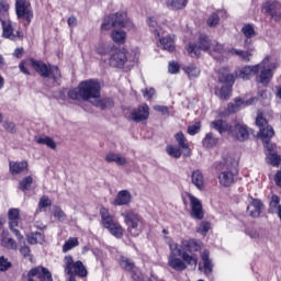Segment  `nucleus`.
Listing matches in <instances>:
<instances>
[{
    "label": "nucleus",
    "instance_id": "56",
    "mask_svg": "<svg viewBox=\"0 0 281 281\" xmlns=\"http://www.w3.org/2000/svg\"><path fill=\"white\" fill-rule=\"evenodd\" d=\"M50 205H52V200H49V198H47V195H44L41 198L40 203H38L40 209L49 207Z\"/></svg>",
    "mask_w": 281,
    "mask_h": 281
},
{
    "label": "nucleus",
    "instance_id": "34",
    "mask_svg": "<svg viewBox=\"0 0 281 281\" xmlns=\"http://www.w3.org/2000/svg\"><path fill=\"white\" fill-rule=\"evenodd\" d=\"M204 148H214L218 144V138L213 133H207L202 140Z\"/></svg>",
    "mask_w": 281,
    "mask_h": 281
},
{
    "label": "nucleus",
    "instance_id": "45",
    "mask_svg": "<svg viewBox=\"0 0 281 281\" xmlns=\"http://www.w3.org/2000/svg\"><path fill=\"white\" fill-rule=\"evenodd\" d=\"M241 32L246 38H254L256 36V30L254 29V25L246 24L243 26Z\"/></svg>",
    "mask_w": 281,
    "mask_h": 281
},
{
    "label": "nucleus",
    "instance_id": "19",
    "mask_svg": "<svg viewBox=\"0 0 281 281\" xmlns=\"http://www.w3.org/2000/svg\"><path fill=\"white\" fill-rule=\"evenodd\" d=\"M178 249L182 252L186 251L189 254V256H192L194 251H201V249H203V241L198 239H186L181 241V245L178 247Z\"/></svg>",
    "mask_w": 281,
    "mask_h": 281
},
{
    "label": "nucleus",
    "instance_id": "5",
    "mask_svg": "<svg viewBox=\"0 0 281 281\" xmlns=\"http://www.w3.org/2000/svg\"><path fill=\"white\" fill-rule=\"evenodd\" d=\"M220 173L217 176L218 183L223 188H229L236 183L238 178V161L229 157L217 166Z\"/></svg>",
    "mask_w": 281,
    "mask_h": 281
},
{
    "label": "nucleus",
    "instance_id": "11",
    "mask_svg": "<svg viewBox=\"0 0 281 281\" xmlns=\"http://www.w3.org/2000/svg\"><path fill=\"white\" fill-rule=\"evenodd\" d=\"M15 13L18 19L25 21V25H30L34 19V11L30 0H15Z\"/></svg>",
    "mask_w": 281,
    "mask_h": 281
},
{
    "label": "nucleus",
    "instance_id": "28",
    "mask_svg": "<svg viewBox=\"0 0 281 281\" xmlns=\"http://www.w3.org/2000/svg\"><path fill=\"white\" fill-rule=\"evenodd\" d=\"M27 161H10L9 162V168L11 175H21L22 172H27Z\"/></svg>",
    "mask_w": 281,
    "mask_h": 281
},
{
    "label": "nucleus",
    "instance_id": "53",
    "mask_svg": "<svg viewBox=\"0 0 281 281\" xmlns=\"http://www.w3.org/2000/svg\"><path fill=\"white\" fill-rule=\"evenodd\" d=\"M32 182H33V179H32V176H27L25 177L21 183H20V188L22 190H29L30 189V186H32Z\"/></svg>",
    "mask_w": 281,
    "mask_h": 281
},
{
    "label": "nucleus",
    "instance_id": "32",
    "mask_svg": "<svg viewBox=\"0 0 281 281\" xmlns=\"http://www.w3.org/2000/svg\"><path fill=\"white\" fill-rule=\"evenodd\" d=\"M116 25H122V21H115V15L110 14L103 20L101 30H111V27H116Z\"/></svg>",
    "mask_w": 281,
    "mask_h": 281
},
{
    "label": "nucleus",
    "instance_id": "59",
    "mask_svg": "<svg viewBox=\"0 0 281 281\" xmlns=\"http://www.w3.org/2000/svg\"><path fill=\"white\" fill-rule=\"evenodd\" d=\"M3 128H5V131H8V133H15L16 132V125L12 122L5 121L3 123Z\"/></svg>",
    "mask_w": 281,
    "mask_h": 281
},
{
    "label": "nucleus",
    "instance_id": "21",
    "mask_svg": "<svg viewBox=\"0 0 281 281\" xmlns=\"http://www.w3.org/2000/svg\"><path fill=\"white\" fill-rule=\"evenodd\" d=\"M148 117H150V108L146 103L131 112V120L136 123L144 122L148 120Z\"/></svg>",
    "mask_w": 281,
    "mask_h": 281
},
{
    "label": "nucleus",
    "instance_id": "51",
    "mask_svg": "<svg viewBox=\"0 0 281 281\" xmlns=\"http://www.w3.org/2000/svg\"><path fill=\"white\" fill-rule=\"evenodd\" d=\"M8 12H10V3L5 0H0V14L2 16H8Z\"/></svg>",
    "mask_w": 281,
    "mask_h": 281
},
{
    "label": "nucleus",
    "instance_id": "48",
    "mask_svg": "<svg viewBox=\"0 0 281 281\" xmlns=\"http://www.w3.org/2000/svg\"><path fill=\"white\" fill-rule=\"evenodd\" d=\"M187 5L188 2H186V0H173L170 2L172 10H183Z\"/></svg>",
    "mask_w": 281,
    "mask_h": 281
},
{
    "label": "nucleus",
    "instance_id": "3",
    "mask_svg": "<svg viewBox=\"0 0 281 281\" xmlns=\"http://www.w3.org/2000/svg\"><path fill=\"white\" fill-rule=\"evenodd\" d=\"M170 256L168 259V267L175 271H186L188 265L191 267H196L199 265V256L195 254H188L187 251H181L178 244H170Z\"/></svg>",
    "mask_w": 281,
    "mask_h": 281
},
{
    "label": "nucleus",
    "instance_id": "44",
    "mask_svg": "<svg viewBox=\"0 0 281 281\" xmlns=\"http://www.w3.org/2000/svg\"><path fill=\"white\" fill-rule=\"evenodd\" d=\"M167 154L169 157H173V159H179L181 157V148L168 145L166 147Z\"/></svg>",
    "mask_w": 281,
    "mask_h": 281
},
{
    "label": "nucleus",
    "instance_id": "12",
    "mask_svg": "<svg viewBox=\"0 0 281 281\" xmlns=\"http://www.w3.org/2000/svg\"><path fill=\"white\" fill-rule=\"evenodd\" d=\"M23 278V281H54L52 272L43 266L32 268Z\"/></svg>",
    "mask_w": 281,
    "mask_h": 281
},
{
    "label": "nucleus",
    "instance_id": "8",
    "mask_svg": "<svg viewBox=\"0 0 281 281\" xmlns=\"http://www.w3.org/2000/svg\"><path fill=\"white\" fill-rule=\"evenodd\" d=\"M31 63L33 69L36 71V74L42 76V78H49V76H52L54 82H60L63 75L60 74V69H58V66H47V64L34 59H31Z\"/></svg>",
    "mask_w": 281,
    "mask_h": 281
},
{
    "label": "nucleus",
    "instance_id": "37",
    "mask_svg": "<svg viewBox=\"0 0 281 281\" xmlns=\"http://www.w3.org/2000/svg\"><path fill=\"white\" fill-rule=\"evenodd\" d=\"M183 71L189 76V78H199V76H201V69H199L194 64L186 66Z\"/></svg>",
    "mask_w": 281,
    "mask_h": 281
},
{
    "label": "nucleus",
    "instance_id": "2",
    "mask_svg": "<svg viewBox=\"0 0 281 281\" xmlns=\"http://www.w3.org/2000/svg\"><path fill=\"white\" fill-rule=\"evenodd\" d=\"M270 57H266L260 64L255 66H245L244 68H239L235 71L236 78H241V80H249L251 76H256L258 71H260L259 77L257 78V82L267 87L269 82H271V78H273V71L278 69L277 63H271Z\"/></svg>",
    "mask_w": 281,
    "mask_h": 281
},
{
    "label": "nucleus",
    "instance_id": "30",
    "mask_svg": "<svg viewBox=\"0 0 281 281\" xmlns=\"http://www.w3.org/2000/svg\"><path fill=\"white\" fill-rule=\"evenodd\" d=\"M114 16V21H121L122 24H116V27H133V23L128 20V15L124 12H117L112 14Z\"/></svg>",
    "mask_w": 281,
    "mask_h": 281
},
{
    "label": "nucleus",
    "instance_id": "14",
    "mask_svg": "<svg viewBox=\"0 0 281 281\" xmlns=\"http://www.w3.org/2000/svg\"><path fill=\"white\" fill-rule=\"evenodd\" d=\"M8 218H9V229L13 232V234L16 236L18 240H21L23 238V235H21V232H19L18 227H21V212L19 209H10L8 212Z\"/></svg>",
    "mask_w": 281,
    "mask_h": 281
},
{
    "label": "nucleus",
    "instance_id": "50",
    "mask_svg": "<svg viewBox=\"0 0 281 281\" xmlns=\"http://www.w3.org/2000/svg\"><path fill=\"white\" fill-rule=\"evenodd\" d=\"M246 235L249 236V238H260V231L256 227H247L246 228Z\"/></svg>",
    "mask_w": 281,
    "mask_h": 281
},
{
    "label": "nucleus",
    "instance_id": "57",
    "mask_svg": "<svg viewBox=\"0 0 281 281\" xmlns=\"http://www.w3.org/2000/svg\"><path fill=\"white\" fill-rule=\"evenodd\" d=\"M97 53L100 54V56H104L105 54H109V46L106 44H99L97 46Z\"/></svg>",
    "mask_w": 281,
    "mask_h": 281
},
{
    "label": "nucleus",
    "instance_id": "35",
    "mask_svg": "<svg viewBox=\"0 0 281 281\" xmlns=\"http://www.w3.org/2000/svg\"><path fill=\"white\" fill-rule=\"evenodd\" d=\"M27 243H30V245H43V243H45V235L42 233H31L27 236Z\"/></svg>",
    "mask_w": 281,
    "mask_h": 281
},
{
    "label": "nucleus",
    "instance_id": "31",
    "mask_svg": "<svg viewBox=\"0 0 281 281\" xmlns=\"http://www.w3.org/2000/svg\"><path fill=\"white\" fill-rule=\"evenodd\" d=\"M105 161L108 164H117V166H125L126 164V158L120 156V154H115V153H109L105 156Z\"/></svg>",
    "mask_w": 281,
    "mask_h": 281
},
{
    "label": "nucleus",
    "instance_id": "18",
    "mask_svg": "<svg viewBox=\"0 0 281 281\" xmlns=\"http://www.w3.org/2000/svg\"><path fill=\"white\" fill-rule=\"evenodd\" d=\"M262 11L269 14L273 21H280L281 19V4L278 0H268L265 2Z\"/></svg>",
    "mask_w": 281,
    "mask_h": 281
},
{
    "label": "nucleus",
    "instance_id": "26",
    "mask_svg": "<svg viewBox=\"0 0 281 281\" xmlns=\"http://www.w3.org/2000/svg\"><path fill=\"white\" fill-rule=\"evenodd\" d=\"M147 24L156 38H159V36L164 35V29L157 23L156 16H149L147 19Z\"/></svg>",
    "mask_w": 281,
    "mask_h": 281
},
{
    "label": "nucleus",
    "instance_id": "42",
    "mask_svg": "<svg viewBox=\"0 0 281 281\" xmlns=\"http://www.w3.org/2000/svg\"><path fill=\"white\" fill-rule=\"evenodd\" d=\"M80 245V241L76 237H70L68 240L65 241L63 246L64 254H67V251H71L74 247H78Z\"/></svg>",
    "mask_w": 281,
    "mask_h": 281
},
{
    "label": "nucleus",
    "instance_id": "13",
    "mask_svg": "<svg viewBox=\"0 0 281 281\" xmlns=\"http://www.w3.org/2000/svg\"><path fill=\"white\" fill-rule=\"evenodd\" d=\"M212 41H210V37H207V35H200L198 46L190 44L187 47V52L192 58H199L201 56V50L210 53Z\"/></svg>",
    "mask_w": 281,
    "mask_h": 281
},
{
    "label": "nucleus",
    "instance_id": "38",
    "mask_svg": "<svg viewBox=\"0 0 281 281\" xmlns=\"http://www.w3.org/2000/svg\"><path fill=\"white\" fill-rule=\"evenodd\" d=\"M5 234H8V232H3V236L1 239V245L2 247H5V249H13L16 250V241L14 239H12L11 237H7Z\"/></svg>",
    "mask_w": 281,
    "mask_h": 281
},
{
    "label": "nucleus",
    "instance_id": "23",
    "mask_svg": "<svg viewBox=\"0 0 281 281\" xmlns=\"http://www.w3.org/2000/svg\"><path fill=\"white\" fill-rule=\"evenodd\" d=\"M191 183H193L198 190H205V176H203L201 170L196 169L192 171Z\"/></svg>",
    "mask_w": 281,
    "mask_h": 281
},
{
    "label": "nucleus",
    "instance_id": "22",
    "mask_svg": "<svg viewBox=\"0 0 281 281\" xmlns=\"http://www.w3.org/2000/svg\"><path fill=\"white\" fill-rule=\"evenodd\" d=\"M126 60H128L126 53L119 49L112 54L110 65L111 67H124V65H126Z\"/></svg>",
    "mask_w": 281,
    "mask_h": 281
},
{
    "label": "nucleus",
    "instance_id": "24",
    "mask_svg": "<svg viewBox=\"0 0 281 281\" xmlns=\"http://www.w3.org/2000/svg\"><path fill=\"white\" fill-rule=\"evenodd\" d=\"M159 43L166 52H175V42L177 41V37L175 34H169L167 36H159Z\"/></svg>",
    "mask_w": 281,
    "mask_h": 281
},
{
    "label": "nucleus",
    "instance_id": "33",
    "mask_svg": "<svg viewBox=\"0 0 281 281\" xmlns=\"http://www.w3.org/2000/svg\"><path fill=\"white\" fill-rule=\"evenodd\" d=\"M111 38L117 45H124V43H126V32L120 31V30H114L111 33Z\"/></svg>",
    "mask_w": 281,
    "mask_h": 281
},
{
    "label": "nucleus",
    "instance_id": "7",
    "mask_svg": "<svg viewBox=\"0 0 281 281\" xmlns=\"http://www.w3.org/2000/svg\"><path fill=\"white\" fill-rule=\"evenodd\" d=\"M125 225H127V232L131 236H139L144 232V220L139 217V214L132 210L124 211L122 213Z\"/></svg>",
    "mask_w": 281,
    "mask_h": 281
},
{
    "label": "nucleus",
    "instance_id": "54",
    "mask_svg": "<svg viewBox=\"0 0 281 281\" xmlns=\"http://www.w3.org/2000/svg\"><path fill=\"white\" fill-rule=\"evenodd\" d=\"M12 267V263L5 259V257L0 256V271H8Z\"/></svg>",
    "mask_w": 281,
    "mask_h": 281
},
{
    "label": "nucleus",
    "instance_id": "52",
    "mask_svg": "<svg viewBox=\"0 0 281 281\" xmlns=\"http://www.w3.org/2000/svg\"><path fill=\"white\" fill-rule=\"evenodd\" d=\"M201 132V122H195L193 125H190L187 130V133L190 135H196Z\"/></svg>",
    "mask_w": 281,
    "mask_h": 281
},
{
    "label": "nucleus",
    "instance_id": "55",
    "mask_svg": "<svg viewBox=\"0 0 281 281\" xmlns=\"http://www.w3.org/2000/svg\"><path fill=\"white\" fill-rule=\"evenodd\" d=\"M180 65L177 61H170L168 66L169 74H179Z\"/></svg>",
    "mask_w": 281,
    "mask_h": 281
},
{
    "label": "nucleus",
    "instance_id": "40",
    "mask_svg": "<svg viewBox=\"0 0 281 281\" xmlns=\"http://www.w3.org/2000/svg\"><path fill=\"white\" fill-rule=\"evenodd\" d=\"M224 46L223 44H220L216 41L211 42V48L209 50V54L213 56V58H216V54H223Z\"/></svg>",
    "mask_w": 281,
    "mask_h": 281
},
{
    "label": "nucleus",
    "instance_id": "1",
    "mask_svg": "<svg viewBox=\"0 0 281 281\" xmlns=\"http://www.w3.org/2000/svg\"><path fill=\"white\" fill-rule=\"evenodd\" d=\"M101 89L102 87L99 80H85L79 83L77 89L68 91V98H70V100H83V102H92V100H94V106L104 111V109L113 106V100L100 99Z\"/></svg>",
    "mask_w": 281,
    "mask_h": 281
},
{
    "label": "nucleus",
    "instance_id": "4",
    "mask_svg": "<svg viewBox=\"0 0 281 281\" xmlns=\"http://www.w3.org/2000/svg\"><path fill=\"white\" fill-rule=\"evenodd\" d=\"M211 128H214L223 135V133H227L231 137H234L238 142H246L249 139V127L243 123L235 122L233 125L228 124L227 121L224 120H215L211 122Z\"/></svg>",
    "mask_w": 281,
    "mask_h": 281
},
{
    "label": "nucleus",
    "instance_id": "58",
    "mask_svg": "<svg viewBox=\"0 0 281 281\" xmlns=\"http://www.w3.org/2000/svg\"><path fill=\"white\" fill-rule=\"evenodd\" d=\"M256 124L259 128H267V119L262 117V114H258Z\"/></svg>",
    "mask_w": 281,
    "mask_h": 281
},
{
    "label": "nucleus",
    "instance_id": "25",
    "mask_svg": "<svg viewBox=\"0 0 281 281\" xmlns=\"http://www.w3.org/2000/svg\"><path fill=\"white\" fill-rule=\"evenodd\" d=\"M276 135V131H273V127L270 125H267L266 127L260 128L259 136L261 137L265 148H269V146H272L269 144L271 140V137Z\"/></svg>",
    "mask_w": 281,
    "mask_h": 281
},
{
    "label": "nucleus",
    "instance_id": "15",
    "mask_svg": "<svg viewBox=\"0 0 281 281\" xmlns=\"http://www.w3.org/2000/svg\"><path fill=\"white\" fill-rule=\"evenodd\" d=\"M246 212L251 218H260V214L265 212V203H262V200L249 195Z\"/></svg>",
    "mask_w": 281,
    "mask_h": 281
},
{
    "label": "nucleus",
    "instance_id": "17",
    "mask_svg": "<svg viewBox=\"0 0 281 281\" xmlns=\"http://www.w3.org/2000/svg\"><path fill=\"white\" fill-rule=\"evenodd\" d=\"M188 198L190 201L191 217L195 218V221H203L205 214L203 213V204L201 203V200L191 193H188Z\"/></svg>",
    "mask_w": 281,
    "mask_h": 281
},
{
    "label": "nucleus",
    "instance_id": "49",
    "mask_svg": "<svg viewBox=\"0 0 281 281\" xmlns=\"http://www.w3.org/2000/svg\"><path fill=\"white\" fill-rule=\"evenodd\" d=\"M54 216L58 221H65L67 218V215L65 214V211L60 209V206H54Z\"/></svg>",
    "mask_w": 281,
    "mask_h": 281
},
{
    "label": "nucleus",
    "instance_id": "62",
    "mask_svg": "<svg viewBox=\"0 0 281 281\" xmlns=\"http://www.w3.org/2000/svg\"><path fill=\"white\" fill-rule=\"evenodd\" d=\"M154 109L155 111H159V113H162L164 115H167V113H169L168 106L166 105H155Z\"/></svg>",
    "mask_w": 281,
    "mask_h": 281
},
{
    "label": "nucleus",
    "instance_id": "39",
    "mask_svg": "<svg viewBox=\"0 0 281 281\" xmlns=\"http://www.w3.org/2000/svg\"><path fill=\"white\" fill-rule=\"evenodd\" d=\"M176 142H178V146L182 148V150H190V145H188V139L186 138V135H183V132H179L175 135Z\"/></svg>",
    "mask_w": 281,
    "mask_h": 281
},
{
    "label": "nucleus",
    "instance_id": "27",
    "mask_svg": "<svg viewBox=\"0 0 281 281\" xmlns=\"http://www.w3.org/2000/svg\"><path fill=\"white\" fill-rule=\"evenodd\" d=\"M132 199L133 195H131V192H128V190H122L117 193L114 200V205H128Z\"/></svg>",
    "mask_w": 281,
    "mask_h": 281
},
{
    "label": "nucleus",
    "instance_id": "6",
    "mask_svg": "<svg viewBox=\"0 0 281 281\" xmlns=\"http://www.w3.org/2000/svg\"><path fill=\"white\" fill-rule=\"evenodd\" d=\"M101 224L102 226L112 234L115 238H122L124 236V228L120 225V222L115 220L109 212V209L102 206L100 209Z\"/></svg>",
    "mask_w": 281,
    "mask_h": 281
},
{
    "label": "nucleus",
    "instance_id": "63",
    "mask_svg": "<svg viewBox=\"0 0 281 281\" xmlns=\"http://www.w3.org/2000/svg\"><path fill=\"white\" fill-rule=\"evenodd\" d=\"M274 183L278 188H281V170L277 171L274 175Z\"/></svg>",
    "mask_w": 281,
    "mask_h": 281
},
{
    "label": "nucleus",
    "instance_id": "10",
    "mask_svg": "<svg viewBox=\"0 0 281 281\" xmlns=\"http://www.w3.org/2000/svg\"><path fill=\"white\" fill-rule=\"evenodd\" d=\"M64 272L66 274L72 273L79 278H87V276H89L85 263H82V261H74V257H71V255L64 258Z\"/></svg>",
    "mask_w": 281,
    "mask_h": 281
},
{
    "label": "nucleus",
    "instance_id": "36",
    "mask_svg": "<svg viewBox=\"0 0 281 281\" xmlns=\"http://www.w3.org/2000/svg\"><path fill=\"white\" fill-rule=\"evenodd\" d=\"M229 54H233L235 56H239L244 63H249L251 60V52L249 50H240L236 48L229 49Z\"/></svg>",
    "mask_w": 281,
    "mask_h": 281
},
{
    "label": "nucleus",
    "instance_id": "16",
    "mask_svg": "<svg viewBox=\"0 0 281 281\" xmlns=\"http://www.w3.org/2000/svg\"><path fill=\"white\" fill-rule=\"evenodd\" d=\"M0 23L2 25V36L9 38V41H23V32L16 31L14 34V25L10 20H3L0 18Z\"/></svg>",
    "mask_w": 281,
    "mask_h": 281
},
{
    "label": "nucleus",
    "instance_id": "20",
    "mask_svg": "<svg viewBox=\"0 0 281 281\" xmlns=\"http://www.w3.org/2000/svg\"><path fill=\"white\" fill-rule=\"evenodd\" d=\"M254 98L245 101L243 99H235V103H228L227 105V112L226 113H220L222 117H227V115H232V113H238L239 109H245V106H249L254 104Z\"/></svg>",
    "mask_w": 281,
    "mask_h": 281
},
{
    "label": "nucleus",
    "instance_id": "29",
    "mask_svg": "<svg viewBox=\"0 0 281 281\" xmlns=\"http://www.w3.org/2000/svg\"><path fill=\"white\" fill-rule=\"evenodd\" d=\"M201 259L204 265L205 276H210L214 269V263H212V260L210 259V251H207V250L202 251Z\"/></svg>",
    "mask_w": 281,
    "mask_h": 281
},
{
    "label": "nucleus",
    "instance_id": "41",
    "mask_svg": "<svg viewBox=\"0 0 281 281\" xmlns=\"http://www.w3.org/2000/svg\"><path fill=\"white\" fill-rule=\"evenodd\" d=\"M36 143L37 144H43L44 146H47L48 148H52V150H56V142H54V138H52L49 136L37 137Z\"/></svg>",
    "mask_w": 281,
    "mask_h": 281
},
{
    "label": "nucleus",
    "instance_id": "47",
    "mask_svg": "<svg viewBox=\"0 0 281 281\" xmlns=\"http://www.w3.org/2000/svg\"><path fill=\"white\" fill-rule=\"evenodd\" d=\"M221 22V18L218 13H212L209 19L206 20V24L209 27H216V25Z\"/></svg>",
    "mask_w": 281,
    "mask_h": 281
},
{
    "label": "nucleus",
    "instance_id": "61",
    "mask_svg": "<svg viewBox=\"0 0 281 281\" xmlns=\"http://www.w3.org/2000/svg\"><path fill=\"white\" fill-rule=\"evenodd\" d=\"M19 69L22 74H24L25 76H30V70H27V66H25V61H21L19 65Z\"/></svg>",
    "mask_w": 281,
    "mask_h": 281
},
{
    "label": "nucleus",
    "instance_id": "46",
    "mask_svg": "<svg viewBox=\"0 0 281 281\" xmlns=\"http://www.w3.org/2000/svg\"><path fill=\"white\" fill-rule=\"evenodd\" d=\"M210 229H212V225L210 224V222H201L196 232L198 234H201V236H207V232H210Z\"/></svg>",
    "mask_w": 281,
    "mask_h": 281
},
{
    "label": "nucleus",
    "instance_id": "60",
    "mask_svg": "<svg viewBox=\"0 0 281 281\" xmlns=\"http://www.w3.org/2000/svg\"><path fill=\"white\" fill-rule=\"evenodd\" d=\"M144 98H147V100H153V95H155V88H146L143 90Z\"/></svg>",
    "mask_w": 281,
    "mask_h": 281
},
{
    "label": "nucleus",
    "instance_id": "9",
    "mask_svg": "<svg viewBox=\"0 0 281 281\" xmlns=\"http://www.w3.org/2000/svg\"><path fill=\"white\" fill-rule=\"evenodd\" d=\"M218 80L224 85L220 89V98L222 100H229L232 98V87L236 82V77L233 74H229V68H222L218 74Z\"/></svg>",
    "mask_w": 281,
    "mask_h": 281
},
{
    "label": "nucleus",
    "instance_id": "43",
    "mask_svg": "<svg viewBox=\"0 0 281 281\" xmlns=\"http://www.w3.org/2000/svg\"><path fill=\"white\" fill-rule=\"evenodd\" d=\"M120 267H122V269L125 271H133V269H135V262L127 257H121Z\"/></svg>",
    "mask_w": 281,
    "mask_h": 281
},
{
    "label": "nucleus",
    "instance_id": "64",
    "mask_svg": "<svg viewBox=\"0 0 281 281\" xmlns=\"http://www.w3.org/2000/svg\"><path fill=\"white\" fill-rule=\"evenodd\" d=\"M67 22L69 27H76V25H78V20L76 19V16L68 18Z\"/></svg>",
    "mask_w": 281,
    "mask_h": 281
}]
</instances>
